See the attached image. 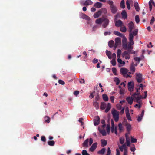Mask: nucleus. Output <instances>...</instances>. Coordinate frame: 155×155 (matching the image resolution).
<instances>
[{
	"label": "nucleus",
	"mask_w": 155,
	"mask_h": 155,
	"mask_svg": "<svg viewBox=\"0 0 155 155\" xmlns=\"http://www.w3.org/2000/svg\"><path fill=\"white\" fill-rule=\"evenodd\" d=\"M118 127L119 130L120 132H121L123 131V128L122 124L121 123H120L118 124Z\"/></svg>",
	"instance_id": "43"
},
{
	"label": "nucleus",
	"mask_w": 155,
	"mask_h": 155,
	"mask_svg": "<svg viewBox=\"0 0 155 155\" xmlns=\"http://www.w3.org/2000/svg\"><path fill=\"white\" fill-rule=\"evenodd\" d=\"M135 65H134L133 63H132L130 68V70L131 72H128V71L127 70V78L128 77H129L130 78L131 77V76L130 75L131 74H133L135 71Z\"/></svg>",
	"instance_id": "5"
},
{
	"label": "nucleus",
	"mask_w": 155,
	"mask_h": 155,
	"mask_svg": "<svg viewBox=\"0 0 155 155\" xmlns=\"http://www.w3.org/2000/svg\"><path fill=\"white\" fill-rule=\"evenodd\" d=\"M112 71L114 74L115 75H117V70L115 68L113 67L112 68Z\"/></svg>",
	"instance_id": "54"
},
{
	"label": "nucleus",
	"mask_w": 155,
	"mask_h": 155,
	"mask_svg": "<svg viewBox=\"0 0 155 155\" xmlns=\"http://www.w3.org/2000/svg\"><path fill=\"white\" fill-rule=\"evenodd\" d=\"M48 144L50 146H53L55 144V141L53 140L48 141Z\"/></svg>",
	"instance_id": "42"
},
{
	"label": "nucleus",
	"mask_w": 155,
	"mask_h": 155,
	"mask_svg": "<svg viewBox=\"0 0 155 155\" xmlns=\"http://www.w3.org/2000/svg\"><path fill=\"white\" fill-rule=\"evenodd\" d=\"M130 4H132L133 1H127V7L128 10H130Z\"/></svg>",
	"instance_id": "31"
},
{
	"label": "nucleus",
	"mask_w": 155,
	"mask_h": 155,
	"mask_svg": "<svg viewBox=\"0 0 155 155\" xmlns=\"http://www.w3.org/2000/svg\"><path fill=\"white\" fill-rule=\"evenodd\" d=\"M111 62L113 66H115L116 65V61L114 59H113L111 60Z\"/></svg>",
	"instance_id": "56"
},
{
	"label": "nucleus",
	"mask_w": 155,
	"mask_h": 155,
	"mask_svg": "<svg viewBox=\"0 0 155 155\" xmlns=\"http://www.w3.org/2000/svg\"><path fill=\"white\" fill-rule=\"evenodd\" d=\"M111 154V150L109 147L107 148V154L106 155H110Z\"/></svg>",
	"instance_id": "62"
},
{
	"label": "nucleus",
	"mask_w": 155,
	"mask_h": 155,
	"mask_svg": "<svg viewBox=\"0 0 155 155\" xmlns=\"http://www.w3.org/2000/svg\"><path fill=\"white\" fill-rule=\"evenodd\" d=\"M112 114L115 121L117 122L119 117V112L115 109H113L112 110Z\"/></svg>",
	"instance_id": "4"
},
{
	"label": "nucleus",
	"mask_w": 155,
	"mask_h": 155,
	"mask_svg": "<svg viewBox=\"0 0 155 155\" xmlns=\"http://www.w3.org/2000/svg\"><path fill=\"white\" fill-rule=\"evenodd\" d=\"M45 122V123H49L50 121V118L48 116H45L44 117Z\"/></svg>",
	"instance_id": "46"
},
{
	"label": "nucleus",
	"mask_w": 155,
	"mask_h": 155,
	"mask_svg": "<svg viewBox=\"0 0 155 155\" xmlns=\"http://www.w3.org/2000/svg\"><path fill=\"white\" fill-rule=\"evenodd\" d=\"M114 34L116 35L123 38V39L122 41L123 47L124 49H126V38L125 36L120 32L116 31L114 32Z\"/></svg>",
	"instance_id": "3"
},
{
	"label": "nucleus",
	"mask_w": 155,
	"mask_h": 155,
	"mask_svg": "<svg viewBox=\"0 0 155 155\" xmlns=\"http://www.w3.org/2000/svg\"><path fill=\"white\" fill-rule=\"evenodd\" d=\"M98 130L103 136H105L106 135V132L104 129H101L99 127H98Z\"/></svg>",
	"instance_id": "22"
},
{
	"label": "nucleus",
	"mask_w": 155,
	"mask_h": 155,
	"mask_svg": "<svg viewBox=\"0 0 155 155\" xmlns=\"http://www.w3.org/2000/svg\"><path fill=\"white\" fill-rule=\"evenodd\" d=\"M129 111L127 107V119L130 120H131V118L130 116V115L129 113L128 112Z\"/></svg>",
	"instance_id": "36"
},
{
	"label": "nucleus",
	"mask_w": 155,
	"mask_h": 155,
	"mask_svg": "<svg viewBox=\"0 0 155 155\" xmlns=\"http://www.w3.org/2000/svg\"><path fill=\"white\" fill-rule=\"evenodd\" d=\"M107 2L109 5H113V2L112 1L108 0L107 1Z\"/></svg>",
	"instance_id": "64"
},
{
	"label": "nucleus",
	"mask_w": 155,
	"mask_h": 155,
	"mask_svg": "<svg viewBox=\"0 0 155 155\" xmlns=\"http://www.w3.org/2000/svg\"><path fill=\"white\" fill-rule=\"evenodd\" d=\"M41 140L44 142H45L46 141V139L45 136H42L41 137Z\"/></svg>",
	"instance_id": "60"
},
{
	"label": "nucleus",
	"mask_w": 155,
	"mask_h": 155,
	"mask_svg": "<svg viewBox=\"0 0 155 155\" xmlns=\"http://www.w3.org/2000/svg\"><path fill=\"white\" fill-rule=\"evenodd\" d=\"M114 44V42L113 40H111L109 41L108 42V45L110 47L112 48L113 47Z\"/></svg>",
	"instance_id": "47"
},
{
	"label": "nucleus",
	"mask_w": 155,
	"mask_h": 155,
	"mask_svg": "<svg viewBox=\"0 0 155 155\" xmlns=\"http://www.w3.org/2000/svg\"><path fill=\"white\" fill-rule=\"evenodd\" d=\"M106 55L107 56H108V58L109 59H111L112 58V57L111 56V52L110 51L106 50Z\"/></svg>",
	"instance_id": "35"
},
{
	"label": "nucleus",
	"mask_w": 155,
	"mask_h": 155,
	"mask_svg": "<svg viewBox=\"0 0 155 155\" xmlns=\"http://www.w3.org/2000/svg\"><path fill=\"white\" fill-rule=\"evenodd\" d=\"M143 87L144 86L142 84H140L139 85V88H136V92H138V90L140 89H141L142 90H143Z\"/></svg>",
	"instance_id": "49"
},
{
	"label": "nucleus",
	"mask_w": 155,
	"mask_h": 155,
	"mask_svg": "<svg viewBox=\"0 0 155 155\" xmlns=\"http://www.w3.org/2000/svg\"><path fill=\"white\" fill-rule=\"evenodd\" d=\"M155 21V19L154 17H152V19L150 20V24L151 25H152Z\"/></svg>",
	"instance_id": "59"
},
{
	"label": "nucleus",
	"mask_w": 155,
	"mask_h": 155,
	"mask_svg": "<svg viewBox=\"0 0 155 155\" xmlns=\"http://www.w3.org/2000/svg\"><path fill=\"white\" fill-rule=\"evenodd\" d=\"M97 143H93L91 146V147L89 149L90 151L93 152L94 151L97 147Z\"/></svg>",
	"instance_id": "14"
},
{
	"label": "nucleus",
	"mask_w": 155,
	"mask_h": 155,
	"mask_svg": "<svg viewBox=\"0 0 155 155\" xmlns=\"http://www.w3.org/2000/svg\"><path fill=\"white\" fill-rule=\"evenodd\" d=\"M124 139L123 138H120V142L121 144H123L124 142Z\"/></svg>",
	"instance_id": "58"
},
{
	"label": "nucleus",
	"mask_w": 155,
	"mask_h": 155,
	"mask_svg": "<svg viewBox=\"0 0 155 155\" xmlns=\"http://www.w3.org/2000/svg\"><path fill=\"white\" fill-rule=\"evenodd\" d=\"M106 129L107 133L109 134L110 131V127L109 125H107Z\"/></svg>",
	"instance_id": "57"
},
{
	"label": "nucleus",
	"mask_w": 155,
	"mask_h": 155,
	"mask_svg": "<svg viewBox=\"0 0 155 155\" xmlns=\"http://www.w3.org/2000/svg\"><path fill=\"white\" fill-rule=\"evenodd\" d=\"M111 131L112 133L114 132V129L115 131V133L116 134H117V129L116 127H115V125L114 122L113 120L112 119L111 120Z\"/></svg>",
	"instance_id": "10"
},
{
	"label": "nucleus",
	"mask_w": 155,
	"mask_h": 155,
	"mask_svg": "<svg viewBox=\"0 0 155 155\" xmlns=\"http://www.w3.org/2000/svg\"><path fill=\"white\" fill-rule=\"evenodd\" d=\"M136 102H137L138 104H136L134 105V107L136 108H138L139 109H140L142 105V101Z\"/></svg>",
	"instance_id": "25"
},
{
	"label": "nucleus",
	"mask_w": 155,
	"mask_h": 155,
	"mask_svg": "<svg viewBox=\"0 0 155 155\" xmlns=\"http://www.w3.org/2000/svg\"><path fill=\"white\" fill-rule=\"evenodd\" d=\"M120 73L123 75L124 77H126V68H122L120 69Z\"/></svg>",
	"instance_id": "20"
},
{
	"label": "nucleus",
	"mask_w": 155,
	"mask_h": 155,
	"mask_svg": "<svg viewBox=\"0 0 155 155\" xmlns=\"http://www.w3.org/2000/svg\"><path fill=\"white\" fill-rule=\"evenodd\" d=\"M119 147L121 151L122 152L124 150V155H126V143L122 146L119 145Z\"/></svg>",
	"instance_id": "11"
},
{
	"label": "nucleus",
	"mask_w": 155,
	"mask_h": 155,
	"mask_svg": "<svg viewBox=\"0 0 155 155\" xmlns=\"http://www.w3.org/2000/svg\"><path fill=\"white\" fill-rule=\"evenodd\" d=\"M142 76V74L140 73L136 74V79L139 83H140L142 81L143 79Z\"/></svg>",
	"instance_id": "9"
},
{
	"label": "nucleus",
	"mask_w": 155,
	"mask_h": 155,
	"mask_svg": "<svg viewBox=\"0 0 155 155\" xmlns=\"http://www.w3.org/2000/svg\"><path fill=\"white\" fill-rule=\"evenodd\" d=\"M82 155H90V154L87 152V151L85 150H82Z\"/></svg>",
	"instance_id": "53"
},
{
	"label": "nucleus",
	"mask_w": 155,
	"mask_h": 155,
	"mask_svg": "<svg viewBox=\"0 0 155 155\" xmlns=\"http://www.w3.org/2000/svg\"><path fill=\"white\" fill-rule=\"evenodd\" d=\"M114 81L116 82V84L117 85H118L120 82V81L117 78H114Z\"/></svg>",
	"instance_id": "50"
},
{
	"label": "nucleus",
	"mask_w": 155,
	"mask_h": 155,
	"mask_svg": "<svg viewBox=\"0 0 155 155\" xmlns=\"http://www.w3.org/2000/svg\"><path fill=\"white\" fill-rule=\"evenodd\" d=\"M93 2L90 0H87L85 2H82L81 4H83L84 5H90L92 4Z\"/></svg>",
	"instance_id": "16"
},
{
	"label": "nucleus",
	"mask_w": 155,
	"mask_h": 155,
	"mask_svg": "<svg viewBox=\"0 0 155 155\" xmlns=\"http://www.w3.org/2000/svg\"><path fill=\"white\" fill-rule=\"evenodd\" d=\"M130 137L131 142L134 143L137 142V139H136L133 138L132 136H131Z\"/></svg>",
	"instance_id": "55"
},
{
	"label": "nucleus",
	"mask_w": 155,
	"mask_h": 155,
	"mask_svg": "<svg viewBox=\"0 0 155 155\" xmlns=\"http://www.w3.org/2000/svg\"><path fill=\"white\" fill-rule=\"evenodd\" d=\"M120 6L121 8L124 9L125 8L124 2V0H122L120 3Z\"/></svg>",
	"instance_id": "48"
},
{
	"label": "nucleus",
	"mask_w": 155,
	"mask_h": 155,
	"mask_svg": "<svg viewBox=\"0 0 155 155\" xmlns=\"http://www.w3.org/2000/svg\"><path fill=\"white\" fill-rule=\"evenodd\" d=\"M115 43L114 46V49L117 47L119 44L121 43V39L120 38H116L115 39Z\"/></svg>",
	"instance_id": "12"
},
{
	"label": "nucleus",
	"mask_w": 155,
	"mask_h": 155,
	"mask_svg": "<svg viewBox=\"0 0 155 155\" xmlns=\"http://www.w3.org/2000/svg\"><path fill=\"white\" fill-rule=\"evenodd\" d=\"M134 60L136 61L137 62V63L135 64V66H137V65L139 64L140 61L141 60L140 58L135 57L134 58Z\"/></svg>",
	"instance_id": "51"
},
{
	"label": "nucleus",
	"mask_w": 155,
	"mask_h": 155,
	"mask_svg": "<svg viewBox=\"0 0 155 155\" xmlns=\"http://www.w3.org/2000/svg\"><path fill=\"white\" fill-rule=\"evenodd\" d=\"M103 17L97 19L96 20L95 23L97 24H101L102 23Z\"/></svg>",
	"instance_id": "32"
},
{
	"label": "nucleus",
	"mask_w": 155,
	"mask_h": 155,
	"mask_svg": "<svg viewBox=\"0 0 155 155\" xmlns=\"http://www.w3.org/2000/svg\"><path fill=\"white\" fill-rule=\"evenodd\" d=\"M101 15V13L99 10L97 12L95 13L94 15V17L95 18H98Z\"/></svg>",
	"instance_id": "38"
},
{
	"label": "nucleus",
	"mask_w": 155,
	"mask_h": 155,
	"mask_svg": "<svg viewBox=\"0 0 155 155\" xmlns=\"http://www.w3.org/2000/svg\"><path fill=\"white\" fill-rule=\"evenodd\" d=\"M110 7L112 12L113 14L115 13L117 11V7L114 5H111Z\"/></svg>",
	"instance_id": "18"
},
{
	"label": "nucleus",
	"mask_w": 155,
	"mask_h": 155,
	"mask_svg": "<svg viewBox=\"0 0 155 155\" xmlns=\"http://www.w3.org/2000/svg\"><path fill=\"white\" fill-rule=\"evenodd\" d=\"M125 100H124L122 101H120V103L117 104L116 107L117 109L118 110H120L123 108L122 107V105L123 104V103H125Z\"/></svg>",
	"instance_id": "15"
},
{
	"label": "nucleus",
	"mask_w": 155,
	"mask_h": 155,
	"mask_svg": "<svg viewBox=\"0 0 155 155\" xmlns=\"http://www.w3.org/2000/svg\"><path fill=\"white\" fill-rule=\"evenodd\" d=\"M121 15L123 18L124 19L126 18V11L125 10L123 11L121 13Z\"/></svg>",
	"instance_id": "41"
},
{
	"label": "nucleus",
	"mask_w": 155,
	"mask_h": 155,
	"mask_svg": "<svg viewBox=\"0 0 155 155\" xmlns=\"http://www.w3.org/2000/svg\"><path fill=\"white\" fill-rule=\"evenodd\" d=\"M109 22L108 19L103 17L102 27L104 28H106L109 25Z\"/></svg>",
	"instance_id": "8"
},
{
	"label": "nucleus",
	"mask_w": 155,
	"mask_h": 155,
	"mask_svg": "<svg viewBox=\"0 0 155 155\" xmlns=\"http://www.w3.org/2000/svg\"><path fill=\"white\" fill-rule=\"evenodd\" d=\"M106 108L105 110V112L106 113L108 112L110 109L111 108V105L110 103H108L107 104V106H106Z\"/></svg>",
	"instance_id": "28"
},
{
	"label": "nucleus",
	"mask_w": 155,
	"mask_h": 155,
	"mask_svg": "<svg viewBox=\"0 0 155 155\" xmlns=\"http://www.w3.org/2000/svg\"><path fill=\"white\" fill-rule=\"evenodd\" d=\"M102 6V3L97 2L94 4V6L96 8H101Z\"/></svg>",
	"instance_id": "26"
},
{
	"label": "nucleus",
	"mask_w": 155,
	"mask_h": 155,
	"mask_svg": "<svg viewBox=\"0 0 155 155\" xmlns=\"http://www.w3.org/2000/svg\"><path fill=\"white\" fill-rule=\"evenodd\" d=\"M115 21V25L117 27H120L121 25H123V23L120 20H118L117 21L116 20Z\"/></svg>",
	"instance_id": "17"
},
{
	"label": "nucleus",
	"mask_w": 155,
	"mask_h": 155,
	"mask_svg": "<svg viewBox=\"0 0 155 155\" xmlns=\"http://www.w3.org/2000/svg\"><path fill=\"white\" fill-rule=\"evenodd\" d=\"M128 89L129 91L130 92V94L133 93V91L134 88V84L133 81H131L130 82L128 83Z\"/></svg>",
	"instance_id": "6"
},
{
	"label": "nucleus",
	"mask_w": 155,
	"mask_h": 155,
	"mask_svg": "<svg viewBox=\"0 0 155 155\" xmlns=\"http://www.w3.org/2000/svg\"><path fill=\"white\" fill-rule=\"evenodd\" d=\"M100 122V118L98 116L95 117L94 121V125L95 126L99 124Z\"/></svg>",
	"instance_id": "13"
},
{
	"label": "nucleus",
	"mask_w": 155,
	"mask_h": 155,
	"mask_svg": "<svg viewBox=\"0 0 155 155\" xmlns=\"http://www.w3.org/2000/svg\"><path fill=\"white\" fill-rule=\"evenodd\" d=\"M105 150V148H102L101 150L98 151L97 153L99 154L103 155L104 153Z\"/></svg>",
	"instance_id": "33"
},
{
	"label": "nucleus",
	"mask_w": 155,
	"mask_h": 155,
	"mask_svg": "<svg viewBox=\"0 0 155 155\" xmlns=\"http://www.w3.org/2000/svg\"><path fill=\"white\" fill-rule=\"evenodd\" d=\"M120 13H118L115 16V19L114 20L115 21H116L117 20V19L118 18H120Z\"/></svg>",
	"instance_id": "52"
},
{
	"label": "nucleus",
	"mask_w": 155,
	"mask_h": 155,
	"mask_svg": "<svg viewBox=\"0 0 155 155\" xmlns=\"http://www.w3.org/2000/svg\"><path fill=\"white\" fill-rule=\"evenodd\" d=\"M106 103L104 102H101L100 106V109L101 110H104L106 107Z\"/></svg>",
	"instance_id": "29"
},
{
	"label": "nucleus",
	"mask_w": 155,
	"mask_h": 155,
	"mask_svg": "<svg viewBox=\"0 0 155 155\" xmlns=\"http://www.w3.org/2000/svg\"><path fill=\"white\" fill-rule=\"evenodd\" d=\"M101 146L102 147H104L107 145V141L105 140L102 139L101 140Z\"/></svg>",
	"instance_id": "30"
},
{
	"label": "nucleus",
	"mask_w": 155,
	"mask_h": 155,
	"mask_svg": "<svg viewBox=\"0 0 155 155\" xmlns=\"http://www.w3.org/2000/svg\"><path fill=\"white\" fill-rule=\"evenodd\" d=\"M127 146H130V150L132 152H134L135 150V148L134 144L130 143V140L128 139L127 136Z\"/></svg>",
	"instance_id": "7"
},
{
	"label": "nucleus",
	"mask_w": 155,
	"mask_h": 155,
	"mask_svg": "<svg viewBox=\"0 0 155 155\" xmlns=\"http://www.w3.org/2000/svg\"><path fill=\"white\" fill-rule=\"evenodd\" d=\"M135 20L137 24H138L139 23L140 20L139 16L138 15H137L135 16Z\"/></svg>",
	"instance_id": "45"
},
{
	"label": "nucleus",
	"mask_w": 155,
	"mask_h": 155,
	"mask_svg": "<svg viewBox=\"0 0 155 155\" xmlns=\"http://www.w3.org/2000/svg\"><path fill=\"white\" fill-rule=\"evenodd\" d=\"M131 125L128 124L127 123V132L128 131L129 132L131 130Z\"/></svg>",
	"instance_id": "34"
},
{
	"label": "nucleus",
	"mask_w": 155,
	"mask_h": 155,
	"mask_svg": "<svg viewBox=\"0 0 155 155\" xmlns=\"http://www.w3.org/2000/svg\"><path fill=\"white\" fill-rule=\"evenodd\" d=\"M80 18H81L85 19L88 20H90V18L84 14H81L80 15Z\"/></svg>",
	"instance_id": "23"
},
{
	"label": "nucleus",
	"mask_w": 155,
	"mask_h": 155,
	"mask_svg": "<svg viewBox=\"0 0 155 155\" xmlns=\"http://www.w3.org/2000/svg\"><path fill=\"white\" fill-rule=\"evenodd\" d=\"M134 6L135 9V10L139 12L140 10V8L139 6V5L137 2H134Z\"/></svg>",
	"instance_id": "27"
},
{
	"label": "nucleus",
	"mask_w": 155,
	"mask_h": 155,
	"mask_svg": "<svg viewBox=\"0 0 155 155\" xmlns=\"http://www.w3.org/2000/svg\"><path fill=\"white\" fill-rule=\"evenodd\" d=\"M101 14L102 13L105 14L107 12V11L105 8H103L99 10Z\"/></svg>",
	"instance_id": "37"
},
{
	"label": "nucleus",
	"mask_w": 155,
	"mask_h": 155,
	"mask_svg": "<svg viewBox=\"0 0 155 155\" xmlns=\"http://www.w3.org/2000/svg\"><path fill=\"white\" fill-rule=\"evenodd\" d=\"M58 83L61 85H64L65 84V83L64 81L62 80H58Z\"/></svg>",
	"instance_id": "63"
},
{
	"label": "nucleus",
	"mask_w": 155,
	"mask_h": 155,
	"mask_svg": "<svg viewBox=\"0 0 155 155\" xmlns=\"http://www.w3.org/2000/svg\"><path fill=\"white\" fill-rule=\"evenodd\" d=\"M120 30L122 32H126V27L123 25H122L120 26Z\"/></svg>",
	"instance_id": "39"
},
{
	"label": "nucleus",
	"mask_w": 155,
	"mask_h": 155,
	"mask_svg": "<svg viewBox=\"0 0 155 155\" xmlns=\"http://www.w3.org/2000/svg\"><path fill=\"white\" fill-rule=\"evenodd\" d=\"M144 96L142 97L140 94V93L138 92L135 93L133 94H132V97L135 101L139 102L142 101V99H145L147 96V91H145L144 92Z\"/></svg>",
	"instance_id": "2"
},
{
	"label": "nucleus",
	"mask_w": 155,
	"mask_h": 155,
	"mask_svg": "<svg viewBox=\"0 0 155 155\" xmlns=\"http://www.w3.org/2000/svg\"><path fill=\"white\" fill-rule=\"evenodd\" d=\"M143 117L141 116V115L137 117V120L138 122H140L141 121L142 119V117Z\"/></svg>",
	"instance_id": "61"
},
{
	"label": "nucleus",
	"mask_w": 155,
	"mask_h": 155,
	"mask_svg": "<svg viewBox=\"0 0 155 155\" xmlns=\"http://www.w3.org/2000/svg\"><path fill=\"white\" fill-rule=\"evenodd\" d=\"M134 99L132 97H127V101L130 105L132 104L133 102Z\"/></svg>",
	"instance_id": "21"
},
{
	"label": "nucleus",
	"mask_w": 155,
	"mask_h": 155,
	"mask_svg": "<svg viewBox=\"0 0 155 155\" xmlns=\"http://www.w3.org/2000/svg\"><path fill=\"white\" fill-rule=\"evenodd\" d=\"M93 105L97 109L99 108V104L97 102H93Z\"/></svg>",
	"instance_id": "44"
},
{
	"label": "nucleus",
	"mask_w": 155,
	"mask_h": 155,
	"mask_svg": "<svg viewBox=\"0 0 155 155\" xmlns=\"http://www.w3.org/2000/svg\"><path fill=\"white\" fill-rule=\"evenodd\" d=\"M127 28L129 32V41L127 43V59H129L130 56L129 54H134L135 51L132 50L133 45L134 43V37L137 35L138 32V29L135 28L134 23L132 21H130L127 24Z\"/></svg>",
	"instance_id": "1"
},
{
	"label": "nucleus",
	"mask_w": 155,
	"mask_h": 155,
	"mask_svg": "<svg viewBox=\"0 0 155 155\" xmlns=\"http://www.w3.org/2000/svg\"><path fill=\"white\" fill-rule=\"evenodd\" d=\"M152 5H153L155 7V3L153 0H150L149 2V10L151 11L152 9Z\"/></svg>",
	"instance_id": "19"
},
{
	"label": "nucleus",
	"mask_w": 155,
	"mask_h": 155,
	"mask_svg": "<svg viewBox=\"0 0 155 155\" xmlns=\"http://www.w3.org/2000/svg\"><path fill=\"white\" fill-rule=\"evenodd\" d=\"M89 139L88 138L87 139L85 140L83 143V147H88V142Z\"/></svg>",
	"instance_id": "24"
},
{
	"label": "nucleus",
	"mask_w": 155,
	"mask_h": 155,
	"mask_svg": "<svg viewBox=\"0 0 155 155\" xmlns=\"http://www.w3.org/2000/svg\"><path fill=\"white\" fill-rule=\"evenodd\" d=\"M104 101H107L108 100V97L106 94H104L102 95Z\"/></svg>",
	"instance_id": "40"
}]
</instances>
